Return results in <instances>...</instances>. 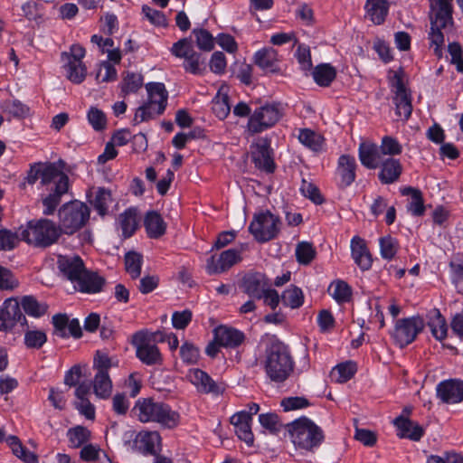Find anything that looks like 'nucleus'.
I'll use <instances>...</instances> for the list:
<instances>
[{"mask_svg":"<svg viewBox=\"0 0 463 463\" xmlns=\"http://www.w3.org/2000/svg\"><path fill=\"white\" fill-rule=\"evenodd\" d=\"M393 424L398 430V436L403 439H409L418 441L422 437L423 428L417 422L411 420L404 415H400L393 420Z\"/></svg>","mask_w":463,"mask_h":463,"instance_id":"obj_25","label":"nucleus"},{"mask_svg":"<svg viewBox=\"0 0 463 463\" xmlns=\"http://www.w3.org/2000/svg\"><path fill=\"white\" fill-rule=\"evenodd\" d=\"M424 326V320L418 316L398 319L392 332V337L394 343L402 348L412 343Z\"/></svg>","mask_w":463,"mask_h":463,"instance_id":"obj_12","label":"nucleus"},{"mask_svg":"<svg viewBox=\"0 0 463 463\" xmlns=\"http://www.w3.org/2000/svg\"><path fill=\"white\" fill-rule=\"evenodd\" d=\"M351 250L354 262L363 270L369 269L373 260L364 241L359 236H354L351 241Z\"/></svg>","mask_w":463,"mask_h":463,"instance_id":"obj_28","label":"nucleus"},{"mask_svg":"<svg viewBox=\"0 0 463 463\" xmlns=\"http://www.w3.org/2000/svg\"><path fill=\"white\" fill-rule=\"evenodd\" d=\"M379 146L384 157L386 156L392 157L402 153V146L400 143L395 138L389 136L383 137Z\"/></svg>","mask_w":463,"mask_h":463,"instance_id":"obj_53","label":"nucleus"},{"mask_svg":"<svg viewBox=\"0 0 463 463\" xmlns=\"http://www.w3.org/2000/svg\"><path fill=\"white\" fill-rule=\"evenodd\" d=\"M281 300L284 305L288 306L291 308H298L303 304L304 296L300 288L295 286H290L283 292Z\"/></svg>","mask_w":463,"mask_h":463,"instance_id":"obj_46","label":"nucleus"},{"mask_svg":"<svg viewBox=\"0 0 463 463\" xmlns=\"http://www.w3.org/2000/svg\"><path fill=\"white\" fill-rule=\"evenodd\" d=\"M94 393L101 399H107L112 392V382L109 373L96 372L93 380Z\"/></svg>","mask_w":463,"mask_h":463,"instance_id":"obj_35","label":"nucleus"},{"mask_svg":"<svg viewBox=\"0 0 463 463\" xmlns=\"http://www.w3.org/2000/svg\"><path fill=\"white\" fill-rule=\"evenodd\" d=\"M180 356L187 364H196L200 357L199 349L192 343L185 342L180 347Z\"/></svg>","mask_w":463,"mask_h":463,"instance_id":"obj_55","label":"nucleus"},{"mask_svg":"<svg viewBox=\"0 0 463 463\" xmlns=\"http://www.w3.org/2000/svg\"><path fill=\"white\" fill-rule=\"evenodd\" d=\"M449 53L451 57V63L455 64L458 71L463 72V58H462V47L457 43H450L448 46Z\"/></svg>","mask_w":463,"mask_h":463,"instance_id":"obj_61","label":"nucleus"},{"mask_svg":"<svg viewBox=\"0 0 463 463\" xmlns=\"http://www.w3.org/2000/svg\"><path fill=\"white\" fill-rule=\"evenodd\" d=\"M437 394L446 403H457L463 401V382L449 380L440 383L437 387Z\"/></svg>","mask_w":463,"mask_h":463,"instance_id":"obj_22","label":"nucleus"},{"mask_svg":"<svg viewBox=\"0 0 463 463\" xmlns=\"http://www.w3.org/2000/svg\"><path fill=\"white\" fill-rule=\"evenodd\" d=\"M60 271L74 283L75 288L83 293L99 292L104 285V279L97 273L89 271L83 260L76 255L60 256L58 259Z\"/></svg>","mask_w":463,"mask_h":463,"instance_id":"obj_2","label":"nucleus"},{"mask_svg":"<svg viewBox=\"0 0 463 463\" xmlns=\"http://www.w3.org/2000/svg\"><path fill=\"white\" fill-rule=\"evenodd\" d=\"M358 155L361 164L368 169H376L385 159L380 146L371 141L360 143Z\"/></svg>","mask_w":463,"mask_h":463,"instance_id":"obj_18","label":"nucleus"},{"mask_svg":"<svg viewBox=\"0 0 463 463\" xmlns=\"http://www.w3.org/2000/svg\"><path fill=\"white\" fill-rule=\"evenodd\" d=\"M7 442L13 453L24 462L38 463L36 455L26 449L16 437L12 436L8 438Z\"/></svg>","mask_w":463,"mask_h":463,"instance_id":"obj_41","label":"nucleus"},{"mask_svg":"<svg viewBox=\"0 0 463 463\" xmlns=\"http://www.w3.org/2000/svg\"><path fill=\"white\" fill-rule=\"evenodd\" d=\"M142 13L145 17L156 26H165L167 24L165 14L156 9H153L147 5H143Z\"/></svg>","mask_w":463,"mask_h":463,"instance_id":"obj_58","label":"nucleus"},{"mask_svg":"<svg viewBox=\"0 0 463 463\" xmlns=\"http://www.w3.org/2000/svg\"><path fill=\"white\" fill-rule=\"evenodd\" d=\"M293 368L292 357L285 345L277 342L267 348L265 371L271 381L284 382L291 374Z\"/></svg>","mask_w":463,"mask_h":463,"instance_id":"obj_4","label":"nucleus"},{"mask_svg":"<svg viewBox=\"0 0 463 463\" xmlns=\"http://www.w3.org/2000/svg\"><path fill=\"white\" fill-rule=\"evenodd\" d=\"M119 223L123 235L126 238L132 236L137 228V210L133 208L126 210L119 215Z\"/></svg>","mask_w":463,"mask_h":463,"instance_id":"obj_38","label":"nucleus"},{"mask_svg":"<svg viewBox=\"0 0 463 463\" xmlns=\"http://www.w3.org/2000/svg\"><path fill=\"white\" fill-rule=\"evenodd\" d=\"M212 109L220 119L225 118L231 110L228 103V96L219 91L213 100Z\"/></svg>","mask_w":463,"mask_h":463,"instance_id":"obj_49","label":"nucleus"},{"mask_svg":"<svg viewBox=\"0 0 463 463\" xmlns=\"http://www.w3.org/2000/svg\"><path fill=\"white\" fill-rule=\"evenodd\" d=\"M22 241L35 247H48L53 244L61 235L58 226L50 220L31 221L25 227L19 228Z\"/></svg>","mask_w":463,"mask_h":463,"instance_id":"obj_6","label":"nucleus"},{"mask_svg":"<svg viewBox=\"0 0 463 463\" xmlns=\"http://www.w3.org/2000/svg\"><path fill=\"white\" fill-rule=\"evenodd\" d=\"M117 79V70L109 61H103L96 73V80L99 82L114 81Z\"/></svg>","mask_w":463,"mask_h":463,"instance_id":"obj_56","label":"nucleus"},{"mask_svg":"<svg viewBox=\"0 0 463 463\" xmlns=\"http://www.w3.org/2000/svg\"><path fill=\"white\" fill-rule=\"evenodd\" d=\"M46 341V334L42 330H28L24 334V344L28 348L39 349Z\"/></svg>","mask_w":463,"mask_h":463,"instance_id":"obj_51","label":"nucleus"},{"mask_svg":"<svg viewBox=\"0 0 463 463\" xmlns=\"http://www.w3.org/2000/svg\"><path fill=\"white\" fill-rule=\"evenodd\" d=\"M402 195H411V201L407 209L412 215L421 216L425 212L422 194L419 189L413 187H405L401 191Z\"/></svg>","mask_w":463,"mask_h":463,"instance_id":"obj_34","label":"nucleus"},{"mask_svg":"<svg viewBox=\"0 0 463 463\" xmlns=\"http://www.w3.org/2000/svg\"><path fill=\"white\" fill-rule=\"evenodd\" d=\"M90 207L78 200L63 204L59 212V230L71 235L84 227L90 220Z\"/></svg>","mask_w":463,"mask_h":463,"instance_id":"obj_7","label":"nucleus"},{"mask_svg":"<svg viewBox=\"0 0 463 463\" xmlns=\"http://www.w3.org/2000/svg\"><path fill=\"white\" fill-rule=\"evenodd\" d=\"M285 411L306 408L309 405L308 401L304 397H288L284 398L281 402Z\"/></svg>","mask_w":463,"mask_h":463,"instance_id":"obj_63","label":"nucleus"},{"mask_svg":"<svg viewBox=\"0 0 463 463\" xmlns=\"http://www.w3.org/2000/svg\"><path fill=\"white\" fill-rule=\"evenodd\" d=\"M193 34L195 37L197 46L204 52H210L214 47L213 35L204 29H194Z\"/></svg>","mask_w":463,"mask_h":463,"instance_id":"obj_50","label":"nucleus"},{"mask_svg":"<svg viewBox=\"0 0 463 463\" xmlns=\"http://www.w3.org/2000/svg\"><path fill=\"white\" fill-rule=\"evenodd\" d=\"M87 198L101 216L107 213L112 201L111 192L104 187H90L87 192Z\"/></svg>","mask_w":463,"mask_h":463,"instance_id":"obj_26","label":"nucleus"},{"mask_svg":"<svg viewBox=\"0 0 463 463\" xmlns=\"http://www.w3.org/2000/svg\"><path fill=\"white\" fill-rule=\"evenodd\" d=\"M329 295L338 303L348 302L352 296V289L343 280L333 281L328 288Z\"/></svg>","mask_w":463,"mask_h":463,"instance_id":"obj_39","label":"nucleus"},{"mask_svg":"<svg viewBox=\"0 0 463 463\" xmlns=\"http://www.w3.org/2000/svg\"><path fill=\"white\" fill-rule=\"evenodd\" d=\"M296 448L313 451L324 440L323 430L307 418H299L286 426Z\"/></svg>","mask_w":463,"mask_h":463,"instance_id":"obj_5","label":"nucleus"},{"mask_svg":"<svg viewBox=\"0 0 463 463\" xmlns=\"http://www.w3.org/2000/svg\"><path fill=\"white\" fill-rule=\"evenodd\" d=\"M251 157L256 167L269 173L273 172L275 166L268 140L261 139L256 144Z\"/></svg>","mask_w":463,"mask_h":463,"instance_id":"obj_21","label":"nucleus"},{"mask_svg":"<svg viewBox=\"0 0 463 463\" xmlns=\"http://www.w3.org/2000/svg\"><path fill=\"white\" fill-rule=\"evenodd\" d=\"M281 109L278 104H266L256 109L248 122L251 133H260L274 126L281 118Z\"/></svg>","mask_w":463,"mask_h":463,"instance_id":"obj_14","label":"nucleus"},{"mask_svg":"<svg viewBox=\"0 0 463 463\" xmlns=\"http://www.w3.org/2000/svg\"><path fill=\"white\" fill-rule=\"evenodd\" d=\"M214 339L221 346L234 348L243 342L244 335L235 328L220 326L214 329Z\"/></svg>","mask_w":463,"mask_h":463,"instance_id":"obj_24","label":"nucleus"},{"mask_svg":"<svg viewBox=\"0 0 463 463\" xmlns=\"http://www.w3.org/2000/svg\"><path fill=\"white\" fill-rule=\"evenodd\" d=\"M432 335L439 341L443 340L447 336L448 327L445 318L441 316L438 309L430 312V320L428 322Z\"/></svg>","mask_w":463,"mask_h":463,"instance_id":"obj_36","label":"nucleus"},{"mask_svg":"<svg viewBox=\"0 0 463 463\" xmlns=\"http://www.w3.org/2000/svg\"><path fill=\"white\" fill-rule=\"evenodd\" d=\"M64 162L59 160L55 163L39 164L37 174L40 176L41 184L48 186L50 194L43 198V213L50 215L53 213L61 200V196L68 193L69 177L63 173Z\"/></svg>","mask_w":463,"mask_h":463,"instance_id":"obj_1","label":"nucleus"},{"mask_svg":"<svg viewBox=\"0 0 463 463\" xmlns=\"http://www.w3.org/2000/svg\"><path fill=\"white\" fill-rule=\"evenodd\" d=\"M134 411L142 422H156L166 429H174L180 422L178 411L163 402L152 399H142L136 402Z\"/></svg>","mask_w":463,"mask_h":463,"instance_id":"obj_3","label":"nucleus"},{"mask_svg":"<svg viewBox=\"0 0 463 463\" xmlns=\"http://www.w3.org/2000/svg\"><path fill=\"white\" fill-rule=\"evenodd\" d=\"M365 10L373 24H381L388 14L389 5L386 0H367Z\"/></svg>","mask_w":463,"mask_h":463,"instance_id":"obj_32","label":"nucleus"},{"mask_svg":"<svg viewBox=\"0 0 463 463\" xmlns=\"http://www.w3.org/2000/svg\"><path fill=\"white\" fill-rule=\"evenodd\" d=\"M132 342L136 347L137 357L143 364L146 365L162 364L163 357L158 347L143 335V331L136 333Z\"/></svg>","mask_w":463,"mask_h":463,"instance_id":"obj_16","label":"nucleus"},{"mask_svg":"<svg viewBox=\"0 0 463 463\" xmlns=\"http://www.w3.org/2000/svg\"><path fill=\"white\" fill-rule=\"evenodd\" d=\"M452 0H434L431 3L430 14V39L432 44L436 45L434 52L439 57H441V48L444 36L441 33L442 28H446L452 24Z\"/></svg>","mask_w":463,"mask_h":463,"instance_id":"obj_8","label":"nucleus"},{"mask_svg":"<svg viewBox=\"0 0 463 463\" xmlns=\"http://www.w3.org/2000/svg\"><path fill=\"white\" fill-rule=\"evenodd\" d=\"M70 320L66 314H56L52 317V324L54 326V335L60 337H67L69 334L67 327Z\"/></svg>","mask_w":463,"mask_h":463,"instance_id":"obj_59","label":"nucleus"},{"mask_svg":"<svg viewBox=\"0 0 463 463\" xmlns=\"http://www.w3.org/2000/svg\"><path fill=\"white\" fill-rule=\"evenodd\" d=\"M171 52L175 57L184 60V68L187 72L202 74L204 71V59L202 57L201 53L194 51L189 39L183 38L175 43Z\"/></svg>","mask_w":463,"mask_h":463,"instance_id":"obj_11","label":"nucleus"},{"mask_svg":"<svg viewBox=\"0 0 463 463\" xmlns=\"http://www.w3.org/2000/svg\"><path fill=\"white\" fill-rule=\"evenodd\" d=\"M379 179L383 184H392L397 181L402 174V167L399 160L393 157H386L381 164Z\"/></svg>","mask_w":463,"mask_h":463,"instance_id":"obj_29","label":"nucleus"},{"mask_svg":"<svg viewBox=\"0 0 463 463\" xmlns=\"http://www.w3.org/2000/svg\"><path fill=\"white\" fill-rule=\"evenodd\" d=\"M21 305L26 314L34 317H40L44 315L48 309L47 304L37 301L32 296L24 297Z\"/></svg>","mask_w":463,"mask_h":463,"instance_id":"obj_43","label":"nucleus"},{"mask_svg":"<svg viewBox=\"0 0 463 463\" xmlns=\"http://www.w3.org/2000/svg\"><path fill=\"white\" fill-rule=\"evenodd\" d=\"M317 251L312 243L301 241L296 247V257L300 264L307 265L316 257Z\"/></svg>","mask_w":463,"mask_h":463,"instance_id":"obj_47","label":"nucleus"},{"mask_svg":"<svg viewBox=\"0 0 463 463\" xmlns=\"http://www.w3.org/2000/svg\"><path fill=\"white\" fill-rule=\"evenodd\" d=\"M356 372V364L354 362H346L336 365L330 373L333 381L344 383L350 380Z\"/></svg>","mask_w":463,"mask_h":463,"instance_id":"obj_37","label":"nucleus"},{"mask_svg":"<svg viewBox=\"0 0 463 463\" xmlns=\"http://www.w3.org/2000/svg\"><path fill=\"white\" fill-rule=\"evenodd\" d=\"M269 279L262 273L248 274L243 278L244 292L258 299L262 298L264 291L270 287Z\"/></svg>","mask_w":463,"mask_h":463,"instance_id":"obj_23","label":"nucleus"},{"mask_svg":"<svg viewBox=\"0 0 463 463\" xmlns=\"http://www.w3.org/2000/svg\"><path fill=\"white\" fill-rule=\"evenodd\" d=\"M85 54V48L79 43L72 44L68 52L61 54L65 76L74 84L81 83L87 76V67L82 61Z\"/></svg>","mask_w":463,"mask_h":463,"instance_id":"obj_10","label":"nucleus"},{"mask_svg":"<svg viewBox=\"0 0 463 463\" xmlns=\"http://www.w3.org/2000/svg\"><path fill=\"white\" fill-rule=\"evenodd\" d=\"M143 257L136 251H129L125 256V267L128 275L133 279H137L141 274Z\"/></svg>","mask_w":463,"mask_h":463,"instance_id":"obj_44","label":"nucleus"},{"mask_svg":"<svg viewBox=\"0 0 463 463\" xmlns=\"http://www.w3.org/2000/svg\"><path fill=\"white\" fill-rule=\"evenodd\" d=\"M336 71L329 64H321L315 68L313 71L314 80L322 87H327L335 80Z\"/></svg>","mask_w":463,"mask_h":463,"instance_id":"obj_40","label":"nucleus"},{"mask_svg":"<svg viewBox=\"0 0 463 463\" xmlns=\"http://www.w3.org/2000/svg\"><path fill=\"white\" fill-rule=\"evenodd\" d=\"M144 225L149 238L157 239L165 233L166 223L156 211L148 212L146 214Z\"/></svg>","mask_w":463,"mask_h":463,"instance_id":"obj_30","label":"nucleus"},{"mask_svg":"<svg viewBox=\"0 0 463 463\" xmlns=\"http://www.w3.org/2000/svg\"><path fill=\"white\" fill-rule=\"evenodd\" d=\"M143 86V77L139 73L127 72L123 77L121 90L125 94L137 92Z\"/></svg>","mask_w":463,"mask_h":463,"instance_id":"obj_48","label":"nucleus"},{"mask_svg":"<svg viewBox=\"0 0 463 463\" xmlns=\"http://www.w3.org/2000/svg\"><path fill=\"white\" fill-rule=\"evenodd\" d=\"M187 377L200 392L219 394L222 392V387L200 369H191Z\"/></svg>","mask_w":463,"mask_h":463,"instance_id":"obj_20","label":"nucleus"},{"mask_svg":"<svg viewBox=\"0 0 463 463\" xmlns=\"http://www.w3.org/2000/svg\"><path fill=\"white\" fill-rule=\"evenodd\" d=\"M20 240L19 231L17 233L6 230L0 231V250H13Z\"/></svg>","mask_w":463,"mask_h":463,"instance_id":"obj_57","label":"nucleus"},{"mask_svg":"<svg viewBox=\"0 0 463 463\" xmlns=\"http://www.w3.org/2000/svg\"><path fill=\"white\" fill-rule=\"evenodd\" d=\"M338 169L340 171L342 182L350 185L355 180L356 162L354 157L348 155H343L338 159Z\"/></svg>","mask_w":463,"mask_h":463,"instance_id":"obj_33","label":"nucleus"},{"mask_svg":"<svg viewBox=\"0 0 463 463\" xmlns=\"http://www.w3.org/2000/svg\"><path fill=\"white\" fill-rule=\"evenodd\" d=\"M300 191L304 196L309 198L316 204H321L323 203L319 190L314 184L303 180Z\"/></svg>","mask_w":463,"mask_h":463,"instance_id":"obj_60","label":"nucleus"},{"mask_svg":"<svg viewBox=\"0 0 463 463\" xmlns=\"http://www.w3.org/2000/svg\"><path fill=\"white\" fill-rule=\"evenodd\" d=\"M255 63L263 71L277 72L278 68V53L273 48H265L255 53Z\"/></svg>","mask_w":463,"mask_h":463,"instance_id":"obj_31","label":"nucleus"},{"mask_svg":"<svg viewBox=\"0 0 463 463\" xmlns=\"http://www.w3.org/2000/svg\"><path fill=\"white\" fill-rule=\"evenodd\" d=\"M87 118L92 128L100 131L106 128L107 118L104 112L96 107H91L88 111Z\"/></svg>","mask_w":463,"mask_h":463,"instance_id":"obj_54","label":"nucleus"},{"mask_svg":"<svg viewBox=\"0 0 463 463\" xmlns=\"http://www.w3.org/2000/svg\"><path fill=\"white\" fill-rule=\"evenodd\" d=\"M354 439L367 447H373L377 441L376 434L366 429H355Z\"/></svg>","mask_w":463,"mask_h":463,"instance_id":"obj_64","label":"nucleus"},{"mask_svg":"<svg viewBox=\"0 0 463 463\" xmlns=\"http://www.w3.org/2000/svg\"><path fill=\"white\" fill-rule=\"evenodd\" d=\"M146 89L148 99L137 109L133 118L136 124L162 114L167 104L168 93L163 83L150 82L146 85Z\"/></svg>","mask_w":463,"mask_h":463,"instance_id":"obj_9","label":"nucleus"},{"mask_svg":"<svg viewBox=\"0 0 463 463\" xmlns=\"http://www.w3.org/2000/svg\"><path fill=\"white\" fill-rule=\"evenodd\" d=\"M298 140L301 144L314 151L320 150L324 143L322 136L307 128L299 131Z\"/></svg>","mask_w":463,"mask_h":463,"instance_id":"obj_42","label":"nucleus"},{"mask_svg":"<svg viewBox=\"0 0 463 463\" xmlns=\"http://www.w3.org/2000/svg\"><path fill=\"white\" fill-rule=\"evenodd\" d=\"M391 86L394 95L393 102L396 114L401 119L407 120L412 111L411 98L400 73L394 74L392 79Z\"/></svg>","mask_w":463,"mask_h":463,"instance_id":"obj_15","label":"nucleus"},{"mask_svg":"<svg viewBox=\"0 0 463 463\" xmlns=\"http://www.w3.org/2000/svg\"><path fill=\"white\" fill-rule=\"evenodd\" d=\"M22 317L25 321V317H23L20 310L18 301L13 298L5 300L0 308V330L7 331L12 329Z\"/></svg>","mask_w":463,"mask_h":463,"instance_id":"obj_19","label":"nucleus"},{"mask_svg":"<svg viewBox=\"0 0 463 463\" xmlns=\"http://www.w3.org/2000/svg\"><path fill=\"white\" fill-rule=\"evenodd\" d=\"M279 222V217L267 211L255 215L249 230L258 241L265 242L277 236Z\"/></svg>","mask_w":463,"mask_h":463,"instance_id":"obj_13","label":"nucleus"},{"mask_svg":"<svg viewBox=\"0 0 463 463\" xmlns=\"http://www.w3.org/2000/svg\"><path fill=\"white\" fill-rule=\"evenodd\" d=\"M142 442L144 443L145 449L149 453H156L157 448L160 445L161 437L158 432H146L142 436Z\"/></svg>","mask_w":463,"mask_h":463,"instance_id":"obj_62","label":"nucleus"},{"mask_svg":"<svg viewBox=\"0 0 463 463\" xmlns=\"http://www.w3.org/2000/svg\"><path fill=\"white\" fill-rule=\"evenodd\" d=\"M250 415L245 411H239L231 417V423L235 428V432L240 439L247 445L253 443L254 438L250 428Z\"/></svg>","mask_w":463,"mask_h":463,"instance_id":"obj_27","label":"nucleus"},{"mask_svg":"<svg viewBox=\"0 0 463 463\" xmlns=\"http://www.w3.org/2000/svg\"><path fill=\"white\" fill-rule=\"evenodd\" d=\"M246 248L247 245H242L240 250L230 249L222 251L218 257H210L206 262L207 272L211 275L225 272L234 264L241 261V252Z\"/></svg>","mask_w":463,"mask_h":463,"instance_id":"obj_17","label":"nucleus"},{"mask_svg":"<svg viewBox=\"0 0 463 463\" xmlns=\"http://www.w3.org/2000/svg\"><path fill=\"white\" fill-rule=\"evenodd\" d=\"M379 243L382 257L386 260H392L399 247L397 240L391 236H385L379 240Z\"/></svg>","mask_w":463,"mask_h":463,"instance_id":"obj_52","label":"nucleus"},{"mask_svg":"<svg viewBox=\"0 0 463 463\" xmlns=\"http://www.w3.org/2000/svg\"><path fill=\"white\" fill-rule=\"evenodd\" d=\"M67 435L71 446L79 448L90 440L91 432L83 426H76L70 429Z\"/></svg>","mask_w":463,"mask_h":463,"instance_id":"obj_45","label":"nucleus"}]
</instances>
